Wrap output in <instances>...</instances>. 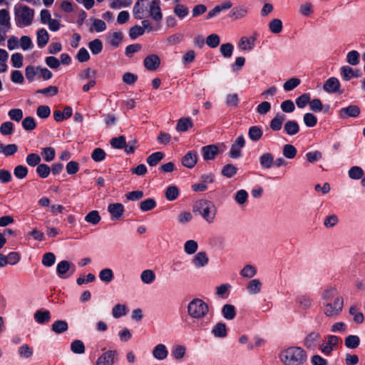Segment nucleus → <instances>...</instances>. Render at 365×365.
I'll return each mask as SVG.
<instances>
[{
    "label": "nucleus",
    "mask_w": 365,
    "mask_h": 365,
    "mask_svg": "<svg viewBox=\"0 0 365 365\" xmlns=\"http://www.w3.org/2000/svg\"><path fill=\"white\" fill-rule=\"evenodd\" d=\"M280 359L284 365H303L307 360V354L299 346H291L282 352Z\"/></svg>",
    "instance_id": "1"
},
{
    "label": "nucleus",
    "mask_w": 365,
    "mask_h": 365,
    "mask_svg": "<svg viewBox=\"0 0 365 365\" xmlns=\"http://www.w3.org/2000/svg\"><path fill=\"white\" fill-rule=\"evenodd\" d=\"M16 26L19 28L30 26L34 18V10L29 6L18 4L14 7Z\"/></svg>",
    "instance_id": "2"
},
{
    "label": "nucleus",
    "mask_w": 365,
    "mask_h": 365,
    "mask_svg": "<svg viewBox=\"0 0 365 365\" xmlns=\"http://www.w3.org/2000/svg\"><path fill=\"white\" fill-rule=\"evenodd\" d=\"M193 212L198 213L207 223H212L217 214L215 204L207 200H197L193 206Z\"/></svg>",
    "instance_id": "3"
},
{
    "label": "nucleus",
    "mask_w": 365,
    "mask_h": 365,
    "mask_svg": "<svg viewBox=\"0 0 365 365\" xmlns=\"http://www.w3.org/2000/svg\"><path fill=\"white\" fill-rule=\"evenodd\" d=\"M208 312V305L198 298L192 299L187 305V313L193 319H201L207 314Z\"/></svg>",
    "instance_id": "4"
},
{
    "label": "nucleus",
    "mask_w": 365,
    "mask_h": 365,
    "mask_svg": "<svg viewBox=\"0 0 365 365\" xmlns=\"http://www.w3.org/2000/svg\"><path fill=\"white\" fill-rule=\"evenodd\" d=\"M344 306V299L341 297L337 296L334 298L333 302H325L324 304V314L329 317H333L339 314Z\"/></svg>",
    "instance_id": "5"
},
{
    "label": "nucleus",
    "mask_w": 365,
    "mask_h": 365,
    "mask_svg": "<svg viewBox=\"0 0 365 365\" xmlns=\"http://www.w3.org/2000/svg\"><path fill=\"white\" fill-rule=\"evenodd\" d=\"M340 339L334 335H329L327 338V341L323 342L320 346L321 351L325 355H329L334 348L337 346Z\"/></svg>",
    "instance_id": "6"
},
{
    "label": "nucleus",
    "mask_w": 365,
    "mask_h": 365,
    "mask_svg": "<svg viewBox=\"0 0 365 365\" xmlns=\"http://www.w3.org/2000/svg\"><path fill=\"white\" fill-rule=\"evenodd\" d=\"M149 16L157 22L162 20L163 13L160 9V0H152L149 4Z\"/></svg>",
    "instance_id": "7"
},
{
    "label": "nucleus",
    "mask_w": 365,
    "mask_h": 365,
    "mask_svg": "<svg viewBox=\"0 0 365 365\" xmlns=\"http://www.w3.org/2000/svg\"><path fill=\"white\" fill-rule=\"evenodd\" d=\"M245 141L243 135H240L232 145L230 151V157L232 158H237L241 156V148H242L245 145Z\"/></svg>",
    "instance_id": "8"
},
{
    "label": "nucleus",
    "mask_w": 365,
    "mask_h": 365,
    "mask_svg": "<svg viewBox=\"0 0 365 365\" xmlns=\"http://www.w3.org/2000/svg\"><path fill=\"white\" fill-rule=\"evenodd\" d=\"M144 66L148 71H155L160 65V57L157 54H150L146 56L143 61Z\"/></svg>",
    "instance_id": "9"
},
{
    "label": "nucleus",
    "mask_w": 365,
    "mask_h": 365,
    "mask_svg": "<svg viewBox=\"0 0 365 365\" xmlns=\"http://www.w3.org/2000/svg\"><path fill=\"white\" fill-rule=\"evenodd\" d=\"M124 210V206L121 203H112L108 206V211L111 215L112 220L121 219Z\"/></svg>",
    "instance_id": "10"
},
{
    "label": "nucleus",
    "mask_w": 365,
    "mask_h": 365,
    "mask_svg": "<svg viewBox=\"0 0 365 365\" xmlns=\"http://www.w3.org/2000/svg\"><path fill=\"white\" fill-rule=\"evenodd\" d=\"M360 113V108L355 105H351L348 107L343 108L339 111V117L345 119L348 117L356 118Z\"/></svg>",
    "instance_id": "11"
},
{
    "label": "nucleus",
    "mask_w": 365,
    "mask_h": 365,
    "mask_svg": "<svg viewBox=\"0 0 365 365\" xmlns=\"http://www.w3.org/2000/svg\"><path fill=\"white\" fill-rule=\"evenodd\" d=\"M71 273H73L75 271V267L71 262L66 260H63L58 262L56 266V272L58 276L61 279L67 278L68 276H66V274L71 269Z\"/></svg>",
    "instance_id": "12"
},
{
    "label": "nucleus",
    "mask_w": 365,
    "mask_h": 365,
    "mask_svg": "<svg viewBox=\"0 0 365 365\" xmlns=\"http://www.w3.org/2000/svg\"><path fill=\"white\" fill-rule=\"evenodd\" d=\"M321 339V334L318 332L313 331L309 333L304 340V346L310 350L314 349L319 340Z\"/></svg>",
    "instance_id": "13"
},
{
    "label": "nucleus",
    "mask_w": 365,
    "mask_h": 365,
    "mask_svg": "<svg viewBox=\"0 0 365 365\" xmlns=\"http://www.w3.org/2000/svg\"><path fill=\"white\" fill-rule=\"evenodd\" d=\"M323 88L326 92L329 93L337 92L340 93H342V91H340V83L335 77H331L327 79L324 83Z\"/></svg>",
    "instance_id": "14"
},
{
    "label": "nucleus",
    "mask_w": 365,
    "mask_h": 365,
    "mask_svg": "<svg viewBox=\"0 0 365 365\" xmlns=\"http://www.w3.org/2000/svg\"><path fill=\"white\" fill-rule=\"evenodd\" d=\"M201 152L205 160H212L215 159L220 151L216 145H209L202 147Z\"/></svg>",
    "instance_id": "15"
},
{
    "label": "nucleus",
    "mask_w": 365,
    "mask_h": 365,
    "mask_svg": "<svg viewBox=\"0 0 365 365\" xmlns=\"http://www.w3.org/2000/svg\"><path fill=\"white\" fill-rule=\"evenodd\" d=\"M115 354V351H107L98 358L96 365H113Z\"/></svg>",
    "instance_id": "16"
},
{
    "label": "nucleus",
    "mask_w": 365,
    "mask_h": 365,
    "mask_svg": "<svg viewBox=\"0 0 365 365\" xmlns=\"http://www.w3.org/2000/svg\"><path fill=\"white\" fill-rule=\"evenodd\" d=\"M192 262L196 268L204 267L208 264L209 257L205 252H199L193 257Z\"/></svg>",
    "instance_id": "17"
},
{
    "label": "nucleus",
    "mask_w": 365,
    "mask_h": 365,
    "mask_svg": "<svg viewBox=\"0 0 365 365\" xmlns=\"http://www.w3.org/2000/svg\"><path fill=\"white\" fill-rule=\"evenodd\" d=\"M247 14L248 9L247 7L245 6H237L231 10L229 16L232 20L237 21L245 18Z\"/></svg>",
    "instance_id": "18"
},
{
    "label": "nucleus",
    "mask_w": 365,
    "mask_h": 365,
    "mask_svg": "<svg viewBox=\"0 0 365 365\" xmlns=\"http://www.w3.org/2000/svg\"><path fill=\"white\" fill-rule=\"evenodd\" d=\"M197 162V154L195 150L189 151L182 158V164L187 168H192Z\"/></svg>",
    "instance_id": "19"
},
{
    "label": "nucleus",
    "mask_w": 365,
    "mask_h": 365,
    "mask_svg": "<svg viewBox=\"0 0 365 365\" xmlns=\"http://www.w3.org/2000/svg\"><path fill=\"white\" fill-rule=\"evenodd\" d=\"M123 38V34L121 31H115L109 33L107 36V39L109 44L113 48H117L120 46Z\"/></svg>",
    "instance_id": "20"
},
{
    "label": "nucleus",
    "mask_w": 365,
    "mask_h": 365,
    "mask_svg": "<svg viewBox=\"0 0 365 365\" xmlns=\"http://www.w3.org/2000/svg\"><path fill=\"white\" fill-rule=\"evenodd\" d=\"M260 166L264 169H270L274 163V156L270 153H263L259 158Z\"/></svg>",
    "instance_id": "21"
},
{
    "label": "nucleus",
    "mask_w": 365,
    "mask_h": 365,
    "mask_svg": "<svg viewBox=\"0 0 365 365\" xmlns=\"http://www.w3.org/2000/svg\"><path fill=\"white\" fill-rule=\"evenodd\" d=\"M168 351L164 344H159L153 350V356L158 360H163L167 358Z\"/></svg>",
    "instance_id": "22"
},
{
    "label": "nucleus",
    "mask_w": 365,
    "mask_h": 365,
    "mask_svg": "<svg viewBox=\"0 0 365 365\" xmlns=\"http://www.w3.org/2000/svg\"><path fill=\"white\" fill-rule=\"evenodd\" d=\"M255 38L242 36L239 41L238 46L243 51H251L255 47Z\"/></svg>",
    "instance_id": "23"
},
{
    "label": "nucleus",
    "mask_w": 365,
    "mask_h": 365,
    "mask_svg": "<svg viewBox=\"0 0 365 365\" xmlns=\"http://www.w3.org/2000/svg\"><path fill=\"white\" fill-rule=\"evenodd\" d=\"M0 27L6 29H11V17L9 12L5 9H0Z\"/></svg>",
    "instance_id": "24"
},
{
    "label": "nucleus",
    "mask_w": 365,
    "mask_h": 365,
    "mask_svg": "<svg viewBox=\"0 0 365 365\" xmlns=\"http://www.w3.org/2000/svg\"><path fill=\"white\" fill-rule=\"evenodd\" d=\"M193 126L191 118L189 117L182 118L178 120L176 125V130L180 132H185Z\"/></svg>",
    "instance_id": "25"
},
{
    "label": "nucleus",
    "mask_w": 365,
    "mask_h": 365,
    "mask_svg": "<svg viewBox=\"0 0 365 365\" xmlns=\"http://www.w3.org/2000/svg\"><path fill=\"white\" fill-rule=\"evenodd\" d=\"M212 334L218 338H225L227 336V331L226 324L222 322L217 323L212 329Z\"/></svg>",
    "instance_id": "26"
},
{
    "label": "nucleus",
    "mask_w": 365,
    "mask_h": 365,
    "mask_svg": "<svg viewBox=\"0 0 365 365\" xmlns=\"http://www.w3.org/2000/svg\"><path fill=\"white\" fill-rule=\"evenodd\" d=\"M284 132L289 135H294L299 131V126L295 120H288L284 125Z\"/></svg>",
    "instance_id": "27"
},
{
    "label": "nucleus",
    "mask_w": 365,
    "mask_h": 365,
    "mask_svg": "<svg viewBox=\"0 0 365 365\" xmlns=\"http://www.w3.org/2000/svg\"><path fill=\"white\" fill-rule=\"evenodd\" d=\"M262 288V282L258 279H254L249 281L247 289L250 294H257L260 292Z\"/></svg>",
    "instance_id": "28"
},
{
    "label": "nucleus",
    "mask_w": 365,
    "mask_h": 365,
    "mask_svg": "<svg viewBox=\"0 0 365 365\" xmlns=\"http://www.w3.org/2000/svg\"><path fill=\"white\" fill-rule=\"evenodd\" d=\"M37 45L39 48H43L49 40V35L44 29H41L37 31Z\"/></svg>",
    "instance_id": "29"
},
{
    "label": "nucleus",
    "mask_w": 365,
    "mask_h": 365,
    "mask_svg": "<svg viewBox=\"0 0 365 365\" xmlns=\"http://www.w3.org/2000/svg\"><path fill=\"white\" fill-rule=\"evenodd\" d=\"M34 317L38 323L44 324V323H47L50 321L51 314H50L49 311H47V310H45V311L37 310L35 312Z\"/></svg>",
    "instance_id": "30"
},
{
    "label": "nucleus",
    "mask_w": 365,
    "mask_h": 365,
    "mask_svg": "<svg viewBox=\"0 0 365 365\" xmlns=\"http://www.w3.org/2000/svg\"><path fill=\"white\" fill-rule=\"evenodd\" d=\"M68 329V323L64 320H57L51 326V330L56 334H61Z\"/></svg>",
    "instance_id": "31"
},
{
    "label": "nucleus",
    "mask_w": 365,
    "mask_h": 365,
    "mask_svg": "<svg viewBox=\"0 0 365 365\" xmlns=\"http://www.w3.org/2000/svg\"><path fill=\"white\" fill-rule=\"evenodd\" d=\"M173 12L180 19H183L189 14L188 7L182 4H177L173 8Z\"/></svg>",
    "instance_id": "32"
},
{
    "label": "nucleus",
    "mask_w": 365,
    "mask_h": 365,
    "mask_svg": "<svg viewBox=\"0 0 365 365\" xmlns=\"http://www.w3.org/2000/svg\"><path fill=\"white\" fill-rule=\"evenodd\" d=\"M141 281L146 284L153 283L155 279V274L152 269L143 270L140 274Z\"/></svg>",
    "instance_id": "33"
},
{
    "label": "nucleus",
    "mask_w": 365,
    "mask_h": 365,
    "mask_svg": "<svg viewBox=\"0 0 365 365\" xmlns=\"http://www.w3.org/2000/svg\"><path fill=\"white\" fill-rule=\"evenodd\" d=\"M285 120V116L284 115L277 114L271 121H270V128L272 130L274 131H278L281 130L282 127L283 122Z\"/></svg>",
    "instance_id": "34"
},
{
    "label": "nucleus",
    "mask_w": 365,
    "mask_h": 365,
    "mask_svg": "<svg viewBox=\"0 0 365 365\" xmlns=\"http://www.w3.org/2000/svg\"><path fill=\"white\" fill-rule=\"evenodd\" d=\"M88 48L93 55H98L103 50V43L100 39L96 38L89 42Z\"/></svg>",
    "instance_id": "35"
},
{
    "label": "nucleus",
    "mask_w": 365,
    "mask_h": 365,
    "mask_svg": "<svg viewBox=\"0 0 365 365\" xmlns=\"http://www.w3.org/2000/svg\"><path fill=\"white\" fill-rule=\"evenodd\" d=\"M223 317L228 320H232L236 315L235 308L232 304H225L222 309Z\"/></svg>",
    "instance_id": "36"
},
{
    "label": "nucleus",
    "mask_w": 365,
    "mask_h": 365,
    "mask_svg": "<svg viewBox=\"0 0 365 365\" xmlns=\"http://www.w3.org/2000/svg\"><path fill=\"white\" fill-rule=\"evenodd\" d=\"M71 350L74 354H82L85 353L86 348L82 341L76 339L71 342Z\"/></svg>",
    "instance_id": "37"
},
{
    "label": "nucleus",
    "mask_w": 365,
    "mask_h": 365,
    "mask_svg": "<svg viewBox=\"0 0 365 365\" xmlns=\"http://www.w3.org/2000/svg\"><path fill=\"white\" fill-rule=\"evenodd\" d=\"M268 27L272 34H279L282 30V21L279 19H274L269 23Z\"/></svg>",
    "instance_id": "38"
},
{
    "label": "nucleus",
    "mask_w": 365,
    "mask_h": 365,
    "mask_svg": "<svg viewBox=\"0 0 365 365\" xmlns=\"http://www.w3.org/2000/svg\"><path fill=\"white\" fill-rule=\"evenodd\" d=\"M198 249V244L194 240H189L184 245V251L186 254L191 255L196 252Z\"/></svg>",
    "instance_id": "39"
},
{
    "label": "nucleus",
    "mask_w": 365,
    "mask_h": 365,
    "mask_svg": "<svg viewBox=\"0 0 365 365\" xmlns=\"http://www.w3.org/2000/svg\"><path fill=\"white\" fill-rule=\"evenodd\" d=\"M297 150L296 148L291 144H286L283 146V155L288 159H293L297 155Z\"/></svg>",
    "instance_id": "40"
},
{
    "label": "nucleus",
    "mask_w": 365,
    "mask_h": 365,
    "mask_svg": "<svg viewBox=\"0 0 365 365\" xmlns=\"http://www.w3.org/2000/svg\"><path fill=\"white\" fill-rule=\"evenodd\" d=\"M127 313V307L125 304H117L112 309L113 317L115 319H118Z\"/></svg>",
    "instance_id": "41"
},
{
    "label": "nucleus",
    "mask_w": 365,
    "mask_h": 365,
    "mask_svg": "<svg viewBox=\"0 0 365 365\" xmlns=\"http://www.w3.org/2000/svg\"><path fill=\"white\" fill-rule=\"evenodd\" d=\"M248 135L252 140L257 141L262 136V130L259 126H252L249 129Z\"/></svg>",
    "instance_id": "42"
},
{
    "label": "nucleus",
    "mask_w": 365,
    "mask_h": 365,
    "mask_svg": "<svg viewBox=\"0 0 365 365\" xmlns=\"http://www.w3.org/2000/svg\"><path fill=\"white\" fill-rule=\"evenodd\" d=\"M340 73L345 81H349L353 77L358 78L359 76V75H355L354 70L348 66H342L340 69Z\"/></svg>",
    "instance_id": "43"
},
{
    "label": "nucleus",
    "mask_w": 365,
    "mask_h": 365,
    "mask_svg": "<svg viewBox=\"0 0 365 365\" xmlns=\"http://www.w3.org/2000/svg\"><path fill=\"white\" fill-rule=\"evenodd\" d=\"M34 351L27 344L21 345L18 349V354L21 358L28 359L33 355Z\"/></svg>",
    "instance_id": "44"
},
{
    "label": "nucleus",
    "mask_w": 365,
    "mask_h": 365,
    "mask_svg": "<svg viewBox=\"0 0 365 365\" xmlns=\"http://www.w3.org/2000/svg\"><path fill=\"white\" fill-rule=\"evenodd\" d=\"M99 278L102 282L106 283L110 282L114 278V274L111 269L105 268L99 273Z\"/></svg>",
    "instance_id": "45"
},
{
    "label": "nucleus",
    "mask_w": 365,
    "mask_h": 365,
    "mask_svg": "<svg viewBox=\"0 0 365 365\" xmlns=\"http://www.w3.org/2000/svg\"><path fill=\"white\" fill-rule=\"evenodd\" d=\"M164 157L162 152H155L150 155L147 158V163L150 166H155Z\"/></svg>",
    "instance_id": "46"
},
{
    "label": "nucleus",
    "mask_w": 365,
    "mask_h": 365,
    "mask_svg": "<svg viewBox=\"0 0 365 365\" xmlns=\"http://www.w3.org/2000/svg\"><path fill=\"white\" fill-rule=\"evenodd\" d=\"M143 0H138L133 6V15L137 19H143L144 17L143 5L142 4Z\"/></svg>",
    "instance_id": "47"
},
{
    "label": "nucleus",
    "mask_w": 365,
    "mask_h": 365,
    "mask_svg": "<svg viewBox=\"0 0 365 365\" xmlns=\"http://www.w3.org/2000/svg\"><path fill=\"white\" fill-rule=\"evenodd\" d=\"M28 173V168L22 165H19L16 166L14 169V176L19 180L25 178L27 176Z\"/></svg>",
    "instance_id": "48"
},
{
    "label": "nucleus",
    "mask_w": 365,
    "mask_h": 365,
    "mask_svg": "<svg viewBox=\"0 0 365 365\" xmlns=\"http://www.w3.org/2000/svg\"><path fill=\"white\" fill-rule=\"evenodd\" d=\"M179 196V190L176 186L172 185L167 187L165 190V197L168 200L173 201Z\"/></svg>",
    "instance_id": "49"
},
{
    "label": "nucleus",
    "mask_w": 365,
    "mask_h": 365,
    "mask_svg": "<svg viewBox=\"0 0 365 365\" xmlns=\"http://www.w3.org/2000/svg\"><path fill=\"white\" fill-rule=\"evenodd\" d=\"M338 295L337 290L334 287H331L325 289L322 293V299L325 302H331L332 299H334Z\"/></svg>",
    "instance_id": "50"
},
{
    "label": "nucleus",
    "mask_w": 365,
    "mask_h": 365,
    "mask_svg": "<svg viewBox=\"0 0 365 365\" xmlns=\"http://www.w3.org/2000/svg\"><path fill=\"white\" fill-rule=\"evenodd\" d=\"M256 273H257L256 268L251 264L245 265L243 267V269L240 271V274L243 277H246V278H252L256 274Z\"/></svg>",
    "instance_id": "51"
},
{
    "label": "nucleus",
    "mask_w": 365,
    "mask_h": 365,
    "mask_svg": "<svg viewBox=\"0 0 365 365\" xmlns=\"http://www.w3.org/2000/svg\"><path fill=\"white\" fill-rule=\"evenodd\" d=\"M85 220L93 225H97L101 220V216L98 211L93 210L90 212L86 217Z\"/></svg>",
    "instance_id": "52"
},
{
    "label": "nucleus",
    "mask_w": 365,
    "mask_h": 365,
    "mask_svg": "<svg viewBox=\"0 0 365 365\" xmlns=\"http://www.w3.org/2000/svg\"><path fill=\"white\" fill-rule=\"evenodd\" d=\"M155 206L156 202L153 198L146 199L140 204V208L143 212L151 210L155 208Z\"/></svg>",
    "instance_id": "53"
},
{
    "label": "nucleus",
    "mask_w": 365,
    "mask_h": 365,
    "mask_svg": "<svg viewBox=\"0 0 365 365\" xmlns=\"http://www.w3.org/2000/svg\"><path fill=\"white\" fill-rule=\"evenodd\" d=\"M234 46L230 43H223L221 45L220 51L225 58H230L232 55Z\"/></svg>",
    "instance_id": "54"
},
{
    "label": "nucleus",
    "mask_w": 365,
    "mask_h": 365,
    "mask_svg": "<svg viewBox=\"0 0 365 365\" xmlns=\"http://www.w3.org/2000/svg\"><path fill=\"white\" fill-rule=\"evenodd\" d=\"M110 145L114 148L122 149L126 145L125 138L123 135L113 138L110 140Z\"/></svg>",
    "instance_id": "55"
},
{
    "label": "nucleus",
    "mask_w": 365,
    "mask_h": 365,
    "mask_svg": "<svg viewBox=\"0 0 365 365\" xmlns=\"http://www.w3.org/2000/svg\"><path fill=\"white\" fill-rule=\"evenodd\" d=\"M297 302L299 307L303 309H307L312 306V300L307 296H299L297 298Z\"/></svg>",
    "instance_id": "56"
},
{
    "label": "nucleus",
    "mask_w": 365,
    "mask_h": 365,
    "mask_svg": "<svg viewBox=\"0 0 365 365\" xmlns=\"http://www.w3.org/2000/svg\"><path fill=\"white\" fill-rule=\"evenodd\" d=\"M359 338L356 335H349L345 339V345L350 349H355L359 344Z\"/></svg>",
    "instance_id": "57"
},
{
    "label": "nucleus",
    "mask_w": 365,
    "mask_h": 365,
    "mask_svg": "<svg viewBox=\"0 0 365 365\" xmlns=\"http://www.w3.org/2000/svg\"><path fill=\"white\" fill-rule=\"evenodd\" d=\"M41 160V157L36 153H30L26 158V163L31 167L38 165Z\"/></svg>",
    "instance_id": "58"
},
{
    "label": "nucleus",
    "mask_w": 365,
    "mask_h": 365,
    "mask_svg": "<svg viewBox=\"0 0 365 365\" xmlns=\"http://www.w3.org/2000/svg\"><path fill=\"white\" fill-rule=\"evenodd\" d=\"M237 168L232 164L225 165L222 170V175L227 178H232L237 173Z\"/></svg>",
    "instance_id": "59"
},
{
    "label": "nucleus",
    "mask_w": 365,
    "mask_h": 365,
    "mask_svg": "<svg viewBox=\"0 0 365 365\" xmlns=\"http://www.w3.org/2000/svg\"><path fill=\"white\" fill-rule=\"evenodd\" d=\"M247 192L245 190H240L235 194V200L240 205H242L247 202Z\"/></svg>",
    "instance_id": "60"
},
{
    "label": "nucleus",
    "mask_w": 365,
    "mask_h": 365,
    "mask_svg": "<svg viewBox=\"0 0 365 365\" xmlns=\"http://www.w3.org/2000/svg\"><path fill=\"white\" fill-rule=\"evenodd\" d=\"M300 84V80L297 78H292L287 81L284 85L283 88L286 91H292Z\"/></svg>",
    "instance_id": "61"
},
{
    "label": "nucleus",
    "mask_w": 365,
    "mask_h": 365,
    "mask_svg": "<svg viewBox=\"0 0 365 365\" xmlns=\"http://www.w3.org/2000/svg\"><path fill=\"white\" fill-rule=\"evenodd\" d=\"M364 171L358 166H354L349 170V176L354 180H358L363 177Z\"/></svg>",
    "instance_id": "62"
},
{
    "label": "nucleus",
    "mask_w": 365,
    "mask_h": 365,
    "mask_svg": "<svg viewBox=\"0 0 365 365\" xmlns=\"http://www.w3.org/2000/svg\"><path fill=\"white\" fill-rule=\"evenodd\" d=\"M346 61L350 65H357L359 63V53L356 51H349L346 55Z\"/></svg>",
    "instance_id": "63"
},
{
    "label": "nucleus",
    "mask_w": 365,
    "mask_h": 365,
    "mask_svg": "<svg viewBox=\"0 0 365 365\" xmlns=\"http://www.w3.org/2000/svg\"><path fill=\"white\" fill-rule=\"evenodd\" d=\"M220 42V37L217 34H212L206 38V43L210 48H216Z\"/></svg>",
    "instance_id": "64"
}]
</instances>
